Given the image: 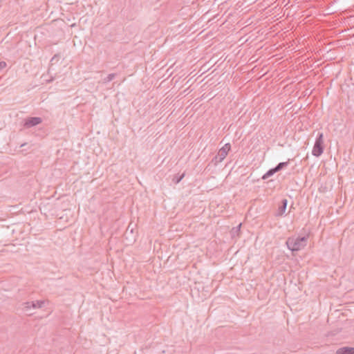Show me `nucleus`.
Listing matches in <instances>:
<instances>
[{
  "mask_svg": "<svg viewBox=\"0 0 354 354\" xmlns=\"http://www.w3.org/2000/svg\"><path fill=\"white\" fill-rule=\"evenodd\" d=\"M290 162V159H288V160L287 162H279L276 167V169L277 171H281V169H283V168H285L289 163Z\"/></svg>",
  "mask_w": 354,
  "mask_h": 354,
  "instance_id": "9",
  "label": "nucleus"
},
{
  "mask_svg": "<svg viewBox=\"0 0 354 354\" xmlns=\"http://www.w3.org/2000/svg\"><path fill=\"white\" fill-rule=\"evenodd\" d=\"M308 236H304L302 237H289L286 241V245L288 248L292 251H299L306 247L307 245Z\"/></svg>",
  "mask_w": 354,
  "mask_h": 354,
  "instance_id": "1",
  "label": "nucleus"
},
{
  "mask_svg": "<svg viewBox=\"0 0 354 354\" xmlns=\"http://www.w3.org/2000/svg\"><path fill=\"white\" fill-rule=\"evenodd\" d=\"M116 76L115 73H111L106 77L102 80L103 84H106L111 81H112Z\"/></svg>",
  "mask_w": 354,
  "mask_h": 354,
  "instance_id": "10",
  "label": "nucleus"
},
{
  "mask_svg": "<svg viewBox=\"0 0 354 354\" xmlns=\"http://www.w3.org/2000/svg\"><path fill=\"white\" fill-rule=\"evenodd\" d=\"M44 304V301H26L22 304L23 310L28 315H31L32 313L30 312L32 308L37 309L41 308L43 307Z\"/></svg>",
  "mask_w": 354,
  "mask_h": 354,
  "instance_id": "4",
  "label": "nucleus"
},
{
  "mask_svg": "<svg viewBox=\"0 0 354 354\" xmlns=\"http://www.w3.org/2000/svg\"><path fill=\"white\" fill-rule=\"evenodd\" d=\"M185 176V174H183L181 175H176L174 176L173 179H172V181L175 183V184H178L179 183L181 180L184 178Z\"/></svg>",
  "mask_w": 354,
  "mask_h": 354,
  "instance_id": "11",
  "label": "nucleus"
},
{
  "mask_svg": "<svg viewBox=\"0 0 354 354\" xmlns=\"http://www.w3.org/2000/svg\"><path fill=\"white\" fill-rule=\"evenodd\" d=\"M7 66V64L4 61L0 62V71L5 68Z\"/></svg>",
  "mask_w": 354,
  "mask_h": 354,
  "instance_id": "12",
  "label": "nucleus"
},
{
  "mask_svg": "<svg viewBox=\"0 0 354 354\" xmlns=\"http://www.w3.org/2000/svg\"><path fill=\"white\" fill-rule=\"evenodd\" d=\"M230 149V144H225L222 148H221L218 150V154L213 158L212 162H214L215 165L222 162L224 160V158L227 156Z\"/></svg>",
  "mask_w": 354,
  "mask_h": 354,
  "instance_id": "3",
  "label": "nucleus"
},
{
  "mask_svg": "<svg viewBox=\"0 0 354 354\" xmlns=\"http://www.w3.org/2000/svg\"><path fill=\"white\" fill-rule=\"evenodd\" d=\"M42 120L39 117H30L27 118L24 122V127L30 128L41 124Z\"/></svg>",
  "mask_w": 354,
  "mask_h": 354,
  "instance_id": "5",
  "label": "nucleus"
},
{
  "mask_svg": "<svg viewBox=\"0 0 354 354\" xmlns=\"http://www.w3.org/2000/svg\"><path fill=\"white\" fill-rule=\"evenodd\" d=\"M288 201L284 198L281 201V205L279 206L277 209V212L276 213V216H281L285 213L286 207H287Z\"/></svg>",
  "mask_w": 354,
  "mask_h": 354,
  "instance_id": "6",
  "label": "nucleus"
},
{
  "mask_svg": "<svg viewBox=\"0 0 354 354\" xmlns=\"http://www.w3.org/2000/svg\"><path fill=\"white\" fill-rule=\"evenodd\" d=\"M278 172L276 169L275 167L274 168H272L270 169H269L263 176H262V179L263 180H266L267 178H268L269 177L273 176L275 173Z\"/></svg>",
  "mask_w": 354,
  "mask_h": 354,
  "instance_id": "8",
  "label": "nucleus"
},
{
  "mask_svg": "<svg viewBox=\"0 0 354 354\" xmlns=\"http://www.w3.org/2000/svg\"><path fill=\"white\" fill-rule=\"evenodd\" d=\"M336 354H354V348L344 346L337 350Z\"/></svg>",
  "mask_w": 354,
  "mask_h": 354,
  "instance_id": "7",
  "label": "nucleus"
},
{
  "mask_svg": "<svg viewBox=\"0 0 354 354\" xmlns=\"http://www.w3.org/2000/svg\"><path fill=\"white\" fill-rule=\"evenodd\" d=\"M324 151V136L322 133H319L316 138L312 153L314 156H320Z\"/></svg>",
  "mask_w": 354,
  "mask_h": 354,
  "instance_id": "2",
  "label": "nucleus"
}]
</instances>
